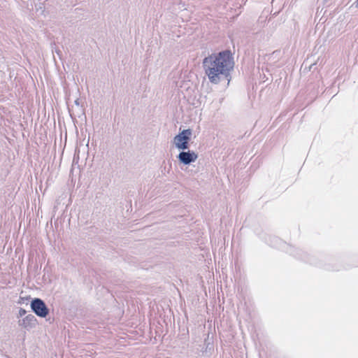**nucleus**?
<instances>
[{
    "instance_id": "nucleus-2",
    "label": "nucleus",
    "mask_w": 358,
    "mask_h": 358,
    "mask_svg": "<svg viewBox=\"0 0 358 358\" xmlns=\"http://www.w3.org/2000/svg\"><path fill=\"white\" fill-rule=\"evenodd\" d=\"M192 131L191 129H184L177 134L173 140L175 147L179 150L189 149V141L191 138Z\"/></svg>"
},
{
    "instance_id": "nucleus-6",
    "label": "nucleus",
    "mask_w": 358,
    "mask_h": 358,
    "mask_svg": "<svg viewBox=\"0 0 358 358\" xmlns=\"http://www.w3.org/2000/svg\"><path fill=\"white\" fill-rule=\"evenodd\" d=\"M26 314V310L23 308H20L19 310V315L20 316H24Z\"/></svg>"
},
{
    "instance_id": "nucleus-4",
    "label": "nucleus",
    "mask_w": 358,
    "mask_h": 358,
    "mask_svg": "<svg viewBox=\"0 0 358 358\" xmlns=\"http://www.w3.org/2000/svg\"><path fill=\"white\" fill-rule=\"evenodd\" d=\"M198 158L197 154L194 151H185L180 152L178 156V159L180 163L187 165L192 162H194Z\"/></svg>"
},
{
    "instance_id": "nucleus-5",
    "label": "nucleus",
    "mask_w": 358,
    "mask_h": 358,
    "mask_svg": "<svg viewBox=\"0 0 358 358\" xmlns=\"http://www.w3.org/2000/svg\"><path fill=\"white\" fill-rule=\"evenodd\" d=\"M19 324L24 328H32L36 324V318L34 315L29 314L19 321Z\"/></svg>"
},
{
    "instance_id": "nucleus-1",
    "label": "nucleus",
    "mask_w": 358,
    "mask_h": 358,
    "mask_svg": "<svg viewBox=\"0 0 358 358\" xmlns=\"http://www.w3.org/2000/svg\"><path fill=\"white\" fill-rule=\"evenodd\" d=\"M203 66L210 83L217 84L229 76L234 69V62L231 52L224 50L206 57Z\"/></svg>"
},
{
    "instance_id": "nucleus-8",
    "label": "nucleus",
    "mask_w": 358,
    "mask_h": 358,
    "mask_svg": "<svg viewBox=\"0 0 358 358\" xmlns=\"http://www.w3.org/2000/svg\"><path fill=\"white\" fill-rule=\"evenodd\" d=\"M356 6L358 7V0L356 1Z\"/></svg>"
},
{
    "instance_id": "nucleus-3",
    "label": "nucleus",
    "mask_w": 358,
    "mask_h": 358,
    "mask_svg": "<svg viewBox=\"0 0 358 358\" xmlns=\"http://www.w3.org/2000/svg\"><path fill=\"white\" fill-rule=\"evenodd\" d=\"M31 308L36 315L45 317L48 315V309L45 303L40 299H34L31 301Z\"/></svg>"
},
{
    "instance_id": "nucleus-7",
    "label": "nucleus",
    "mask_w": 358,
    "mask_h": 358,
    "mask_svg": "<svg viewBox=\"0 0 358 358\" xmlns=\"http://www.w3.org/2000/svg\"><path fill=\"white\" fill-rule=\"evenodd\" d=\"M75 103H76V104H77V105H78V104H79V103H78V100H76Z\"/></svg>"
}]
</instances>
